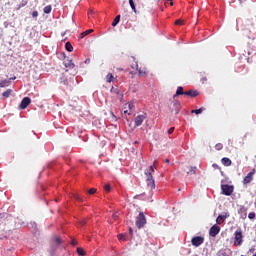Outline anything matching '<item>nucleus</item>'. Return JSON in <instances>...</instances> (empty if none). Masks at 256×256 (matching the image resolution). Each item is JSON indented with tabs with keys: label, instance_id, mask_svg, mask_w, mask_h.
I'll return each instance as SVG.
<instances>
[{
	"label": "nucleus",
	"instance_id": "nucleus-1",
	"mask_svg": "<svg viewBox=\"0 0 256 256\" xmlns=\"http://www.w3.org/2000/svg\"><path fill=\"white\" fill-rule=\"evenodd\" d=\"M156 163L157 160L154 161V164L151 165L149 169L145 170L147 187L151 190L155 188V179H153V172L155 171Z\"/></svg>",
	"mask_w": 256,
	"mask_h": 256
},
{
	"label": "nucleus",
	"instance_id": "nucleus-2",
	"mask_svg": "<svg viewBox=\"0 0 256 256\" xmlns=\"http://www.w3.org/2000/svg\"><path fill=\"white\" fill-rule=\"evenodd\" d=\"M147 224V218H145V214L140 212L139 215L136 217V226L138 229H142Z\"/></svg>",
	"mask_w": 256,
	"mask_h": 256
},
{
	"label": "nucleus",
	"instance_id": "nucleus-3",
	"mask_svg": "<svg viewBox=\"0 0 256 256\" xmlns=\"http://www.w3.org/2000/svg\"><path fill=\"white\" fill-rule=\"evenodd\" d=\"M241 243H243V232H241V230H237L235 232V242H234V245L236 247H239V245H241Z\"/></svg>",
	"mask_w": 256,
	"mask_h": 256
},
{
	"label": "nucleus",
	"instance_id": "nucleus-4",
	"mask_svg": "<svg viewBox=\"0 0 256 256\" xmlns=\"http://www.w3.org/2000/svg\"><path fill=\"white\" fill-rule=\"evenodd\" d=\"M204 241H205V238L201 236H196L192 238L191 243L194 247H200V245H203Z\"/></svg>",
	"mask_w": 256,
	"mask_h": 256
},
{
	"label": "nucleus",
	"instance_id": "nucleus-5",
	"mask_svg": "<svg viewBox=\"0 0 256 256\" xmlns=\"http://www.w3.org/2000/svg\"><path fill=\"white\" fill-rule=\"evenodd\" d=\"M133 109H135V105H133V103L124 104L123 114L124 115H131V112L133 111Z\"/></svg>",
	"mask_w": 256,
	"mask_h": 256
},
{
	"label": "nucleus",
	"instance_id": "nucleus-6",
	"mask_svg": "<svg viewBox=\"0 0 256 256\" xmlns=\"http://www.w3.org/2000/svg\"><path fill=\"white\" fill-rule=\"evenodd\" d=\"M221 189H222V193L224 195H227L228 197L233 193V186L231 185L224 184L221 186Z\"/></svg>",
	"mask_w": 256,
	"mask_h": 256
},
{
	"label": "nucleus",
	"instance_id": "nucleus-7",
	"mask_svg": "<svg viewBox=\"0 0 256 256\" xmlns=\"http://www.w3.org/2000/svg\"><path fill=\"white\" fill-rule=\"evenodd\" d=\"M180 109H181V103L179 101H177V100H174L172 102V106H170V110L172 112L174 111L175 114L177 115L179 113Z\"/></svg>",
	"mask_w": 256,
	"mask_h": 256
},
{
	"label": "nucleus",
	"instance_id": "nucleus-8",
	"mask_svg": "<svg viewBox=\"0 0 256 256\" xmlns=\"http://www.w3.org/2000/svg\"><path fill=\"white\" fill-rule=\"evenodd\" d=\"M219 231H221V227L217 225L212 226L209 232L210 237H217V235H219Z\"/></svg>",
	"mask_w": 256,
	"mask_h": 256
},
{
	"label": "nucleus",
	"instance_id": "nucleus-9",
	"mask_svg": "<svg viewBox=\"0 0 256 256\" xmlns=\"http://www.w3.org/2000/svg\"><path fill=\"white\" fill-rule=\"evenodd\" d=\"M31 104V98L25 97L20 103V109H27V106Z\"/></svg>",
	"mask_w": 256,
	"mask_h": 256
},
{
	"label": "nucleus",
	"instance_id": "nucleus-10",
	"mask_svg": "<svg viewBox=\"0 0 256 256\" xmlns=\"http://www.w3.org/2000/svg\"><path fill=\"white\" fill-rule=\"evenodd\" d=\"M238 213L241 219H247V208H245V206H240Z\"/></svg>",
	"mask_w": 256,
	"mask_h": 256
},
{
	"label": "nucleus",
	"instance_id": "nucleus-11",
	"mask_svg": "<svg viewBox=\"0 0 256 256\" xmlns=\"http://www.w3.org/2000/svg\"><path fill=\"white\" fill-rule=\"evenodd\" d=\"M143 121H145V116H143V115H138V116L135 118V127H140V125L143 124Z\"/></svg>",
	"mask_w": 256,
	"mask_h": 256
},
{
	"label": "nucleus",
	"instance_id": "nucleus-12",
	"mask_svg": "<svg viewBox=\"0 0 256 256\" xmlns=\"http://www.w3.org/2000/svg\"><path fill=\"white\" fill-rule=\"evenodd\" d=\"M64 67H66L67 69H74L75 64L73 63V60L66 59L64 60Z\"/></svg>",
	"mask_w": 256,
	"mask_h": 256
},
{
	"label": "nucleus",
	"instance_id": "nucleus-13",
	"mask_svg": "<svg viewBox=\"0 0 256 256\" xmlns=\"http://www.w3.org/2000/svg\"><path fill=\"white\" fill-rule=\"evenodd\" d=\"M253 175H255V172H250L247 174V176L244 178V185H247V183H251V181H253Z\"/></svg>",
	"mask_w": 256,
	"mask_h": 256
},
{
	"label": "nucleus",
	"instance_id": "nucleus-14",
	"mask_svg": "<svg viewBox=\"0 0 256 256\" xmlns=\"http://www.w3.org/2000/svg\"><path fill=\"white\" fill-rule=\"evenodd\" d=\"M60 243H61V238L59 236L54 237V239L52 241L53 249H57V247H59Z\"/></svg>",
	"mask_w": 256,
	"mask_h": 256
},
{
	"label": "nucleus",
	"instance_id": "nucleus-15",
	"mask_svg": "<svg viewBox=\"0 0 256 256\" xmlns=\"http://www.w3.org/2000/svg\"><path fill=\"white\" fill-rule=\"evenodd\" d=\"M225 219H227V216L225 215H219L216 219V223H218V225H221V223L225 222Z\"/></svg>",
	"mask_w": 256,
	"mask_h": 256
},
{
	"label": "nucleus",
	"instance_id": "nucleus-16",
	"mask_svg": "<svg viewBox=\"0 0 256 256\" xmlns=\"http://www.w3.org/2000/svg\"><path fill=\"white\" fill-rule=\"evenodd\" d=\"M184 95H188L189 97H197V95H199V92L190 90L188 92H184Z\"/></svg>",
	"mask_w": 256,
	"mask_h": 256
},
{
	"label": "nucleus",
	"instance_id": "nucleus-17",
	"mask_svg": "<svg viewBox=\"0 0 256 256\" xmlns=\"http://www.w3.org/2000/svg\"><path fill=\"white\" fill-rule=\"evenodd\" d=\"M119 21H121V15L116 16V18L112 22V27H117V25L119 24Z\"/></svg>",
	"mask_w": 256,
	"mask_h": 256
},
{
	"label": "nucleus",
	"instance_id": "nucleus-18",
	"mask_svg": "<svg viewBox=\"0 0 256 256\" xmlns=\"http://www.w3.org/2000/svg\"><path fill=\"white\" fill-rule=\"evenodd\" d=\"M222 164H224L225 167H230L231 159H229V158H222Z\"/></svg>",
	"mask_w": 256,
	"mask_h": 256
},
{
	"label": "nucleus",
	"instance_id": "nucleus-19",
	"mask_svg": "<svg viewBox=\"0 0 256 256\" xmlns=\"http://www.w3.org/2000/svg\"><path fill=\"white\" fill-rule=\"evenodd\" d=\"M65 48H66V51H68L69 53L73 51V45H71V42H67L65 44Z\"/></svg>",
	"mask_w": 256,
	"mask_h": 256
},
{
	"label": "nucleus",
	"instance_id": "nucleus-20",
	"mask_svg": "<svg viewBox=\"0 0 256 256\" xmlns=\"http://www.w3.org/2000/svg\"><path fill=\"white\" fill-rule=\"evenodd\" d=\"M90 33H93V29H89V30L82 32L81 39H83V37H87V35H90Z\"/></svg>",
	"mask_w": 256,
	"mask_h": 256
},
{
	"label": "nucleus",
	"instance_id": "nucleus-21",
	"mask_svg": "<svg viewBox=\"0 0 256 256\" xmlns=\"http://www.w3.org/2000/svg\"><path fill=\"white\" fill-rule=\"evenodd\" d=\"M0 87H9V80H0Z\"/></svg>",
	"mask_w": 256,
	"mask_h": 256
},
{
	"label": "nucleus",
	"instance_id": "nucleus-22",
	"mask_svg": "<svg viewBox=\"0 0 256 256\" xmlns=\"http://www.w3.org/2000/svg\"><path fill=\"white\" fill-rule=\"evenodd\" d=\"M177 95H185V92H183V87H178L176 91V95L174 97H177Z\"/></svg>",
	"mask_w": 256,
	"mask_h": 256
},
{
	"label": "nucleus",
	"instance_id": "nucleus-23",
	"mask_svg": "<svg viewBox=\"0 0 256 256\" xmlns=\"http://www.w3.org/2000/svg\"><path fill=\"white\" fill-rule=\"evenodd\" d=\"M203 111H205V108L201 107L200 109L192 110L191 113H195V115H201Z\"/></svg>",
	"mask_w": 256,
	"mask_h": 256
},
{
	"label": "nucleus",
	"instance_id": "nucleus-24",
	"mask_svg": "<svg viewBox=\"0 0 256 256\" xmlns=\"http://www.w3.org/2000/svg\"><path fill=\"white\" fill-rule=\"evenodd\" d=\"M129 5L134 13H137V9L135 8V2L133 0H129Z\"/></svg>",
	"mask_w": 256,
	"mask_h": 256
},
{
	"label": "nucleus",
	"instance_id": "nucleus-25",
	"mask_svg": "<svg viewBox=\"0 0 256 256\" xmlns=\"http://www.w3.org/2000/svg\"><path fill=\"white\" fill-rule=\"evenodd\" d=\"M2 95H3V97H5V98L10 97V95H11V90H10V89L6 90L5 92H3Z\"/></svg>",
	"mask_w": 256,
	"mask_h": 256
},
{
	"label": "nucleus",
	"instance_id": "nucleus-26",
	"mask_svg": "<svg viewBox=\"0 0 256 256\" xmlns=\"http://www.w3.org/2000/svg\"><path fill=\"white\" fill-rule=\"evenodd\" d=\"M51 6L50 5H48V6H46V7H44V13H46V14H49V13H51Z\"/></svg>",
	"mask_w": 256,
	"mask_h": 256
},
{
	"label": "nucleus",
	"instance_id": "nucleus-27",
	"mask_svg": "<svg viewBox=\"0 0 256 256\" xmlns=\"http://www.w3.org/2000/svg\"><path fill=\"white\" fill-rule=\"evenodd\" d=\"M106 79H107V82H108V83H111V81H113V74L109 73V74L106 76Z\"/></svg>",
	"mask_w": 256,
	"mask_h": 256
},
{
	"label": "nucleus",
	"instance_id": "nucleus-28",
	"mask_svg": "<svg viewBox=\"0 0 256 256\" xmlns=\"http://www.w3.org/2000/svg\"><path fill=\"white\" fill-rule=\"evenodd\" d=\"M77 253H78V255L84 256L85 255V250H83V248H77Z\"/></svg>",
	"mask_w": 256,
	"mask_h": 256
},
{
	"label": "nucleus",
	"instance_id": "nucleus-29",
	"mask_svg": "<svg viewBox=\"0 0 256 256\" xmlns=\"http://www.w3.org/2000/svg\"><path fill=\"white\" fill-rule=\"evenodd\" d=\"M215 149H216L217 151H221V149H223V144H221V143L216 144V145H215Z\"/></svg>",
	"mask_w": 256,
	"mask_h": 256
},
{
	"label": "nucleus",
	"instance_id": "nucleus-30",
	"mask_svg": "<svg viewBox=\"0 0 256 256\" xmlns=\"http://www.w3.org/2000/svg\"><path fill=\"white\" fill-rule=\"evenodd\" d=\"M118 239L119 241H126L125 234H119Z\"/></svg>",
	"mask_w": 256,
	"mask_h": 256
},
{
	"label": "nucleus",
	"instance_id": "nucleus-31",
	"mask_svg": "<svg viewBox=\"0 0 256 256\" xmlns=\"http://www.w3.org/2000/svg\"><path fill=\"white\" fill-rule=\"evenodd\" d=\"M88 193H89L90 195H95V193H97V189L91 188V189L88 191Z\"/></svg>",
	"mask_w": 256,
	"mask_h": 256
},
{
	"label": "nucleus",
	"instance_id": "nucleus-32",
	"mask_svg": "<svg viewBox=\"0 0 256 256\" xmlns=\"http://www.w3.org/2000/svg\"><path fill=\"white\" fill-rule=\"evenodd\" d=\"M248 219H255V212H250L248 214Z\"/></svg>",
	"mask_w": 256,
	"mask_h": 256
},
{
	"label": "nucleus",
	"instance_id": "nucleus-33",
	"mask_svg": "<svg viewBox=\"0 0 256 256\" xmlns=\"http://www.w3.org/2000/svg\"><path fill=\"white\" fill-rule=\"evenodd\" d=\"M74 198L77 199V201H83V198L77 194H74Z\"/></svg>",
	"mask_w": 256,
	"mask_h": 256
},
{
	"label": "nucleus",
	"instance_id": "nucleus-34",
	"mask_svg": "<svg viewBox=\"0 0 256 256\" xmlns=\"http://www.w3.org/2000/svg\"><path fill=\"white\" fill-rule=\"evenodd\" d=\"M105 191H111V186L109 184H106L104 186Z\"/></svg>",
	"mask_w": 256,
	"mask_h": 256
},
{
	"label": "nucleus",
	"instance_id": "nucleus-35",
	"mask_svg": "<svg viewBox=\"0 0 256 256\" xmlns=\"http://www.w3.org/2000/svg\"><path fill=\"white\" fill-rule=\"evenodd\" d=\"M32 17H39V12L34 11V12L32 13Z\"/></svg>",
	"mask_w": 256,
	"mask_h": 256
},
{
	"label": "nucleus",
	"instance_id": "nucleus-36",
	"mask_svg": "<svg viewBox=\"0 0 256 256\" xmlns=\"http://www.w3.org/2000/svg\"><path fill=\"white\" fill-rule=\"evenodd\" d=\"M175 24L176 25H183V20H176Z\"/></svg>",
	"mask_w": 256,
	"mask_h": 256
},
{
	"label": "nucleus",
	"instance_id": "nucleus-37",
	"mask_svg": "<svg viewBox=\"0 0 256 256\" xmlns=\"http://www.w3.org/2000/svg\"><path fill=\"white\" fill-rule=\"evenodd\" d=\"M77 240H75V239H72V241H71V245H73V247H75V245H77Z\"/></svg>",
	"mask_w": 256,
	"mask_h": 256
},
{
	"label": "nucleus",
	"instance_id": "nucleus-38",
	"mask_svg": "<svg viewBox=\"0 0 256 256\" xmlns=\"http://www.w3.org/2000/svg\"><path fill=\"white\" fill-rule=\"evenodd\" d=\"M197 167H190V171L195 175V171H196Z\"/></svg>",
	"mask_w": 256,
	"mask_h": 256
},
{
	"label": "nucleus",
	"instance_id": "nucleus-39",
	"mask_svg": "<svg viewBox=\"0 0 256 256\" xmlns=\"http://www.w3.org/2000/svg\"><path fill=\"white\" fill-rule=\"evenodd\" d=\"M174 131H175V128L172 127V128H170V129L168 130V134L171 135V133H173Z\"/></svg>",
	"mask_w": 256,
	"mask_h": 256
},
{
	"label": "nucleus",
	"instance_id": "nucleus-40",
	"mask_svg": "<svg viewBox=\"0 0 256 256\" xmlns=\"http://www.w3.org/2000/svg\"><path fill=\"white\" fill-rule=\"evenodd\" d=\"M25 5H27V1H22V3L20 4V7H25Z\"/></svg>",
	"mask_w": 256,
	"mask_h": 256
},
{
	"label": "nucleus",
	"instance_id": "nucleus-41",
	"mask_svg": "<svg viewBox=\"0 0 256 256\" xmlns=\"http://www.w3.org/2000/svg\"><path fill=\"white\" fill-rule=\"evenodd\" d=\"M139 75H145V71L139 70Z\"/></svg>",
	"mask_w": 256,
	"mask_h": 256
},
{
	"label": "nucleus",
	"instance_id": "nucleus-42",
	"mask_svg": "<svg viewBox=\"0 0 256 256\" xmlns=\"http://www.w3.org/2000/svg\"><path fill=\"white\" fill-rule=\"evenodd\" d=\"M85 63H86V64L91 63V59H89V58H88V59H86V60H85Z\"/></svg>",
	"mask_w": 256,
	"mask_h": 256
},
{
	"label": "nucleus",
	"instance_id": "nucleus-43",
	"mask_svg": "<svg viewBox=\"0 0 256 256\" xmlns=\"http://www.w3.org/2000/svg\"><path fill=\"white\" fill-rule=\"evenodd\" d=\"M130 235H133V228H129Z\"/></svg>",
	"mask_w": 256,
	"mask_h": 256
},
{
	"label": "nucleus",
	"instance_id": "nucleus-44",
	"mask_svg": "<svg viewBox=\"0 0 256 256\" xmlns=\"http://www.w3.org/2000/svg\"><path fill=\"white\" fill-rule=\"evenodd\" d=\"M81 225H85L87 222L85 220L80 221Z\"/></svg>",
	"mask_w": 256,
	"mask_h": 256
},
{
	"label": "nucleus",
	"instance_id": "nucleus-45",
	"mask_svg": "<svg viewBox=\"0 0 256 256\" xmlns=\"http://www.w3.org/2000/svg\"><path fill=\"white\" fill-rule=\"evenodd\" d=\"M212 167H214V169H217V164H213Z\"/></svg>",
	"mask_w": 256,
	"mask_h": 256
},
{
	"label": "nucleus",
	"instance_id": "nucleus-46",
	"mask_svg": "<svg viewBox=\"0 0 256 256\" xmlns=\"http://www.w3.org/2000/svg\"><path fill=\"white\" fill-rule=\"evenodd\" d=\"M113 219H117V215H113Z\"/></svg>",
	"mask_w": 256,
	"mask_h": 256
},
{
	"label": "nucleus",
	"instance_id": "nucleus-47",
	"mask_svg": "<svg viewBox=\"0 0 256 256\" xmlns=\"http://www.w3.org/2000/svg\"><path fill=\"white\" fill-rule=\"evenodd\" d=\"M165 163H169V159H166V160H165Z\"/></svg>",
	"mask_w": 256,
	"mask_h": 256
},
{
	"label": "nucleus",
	"instance_id": "nucleus-48",
	"mask_svg": "<svg viewBox=\"0 0 256 256\" xmlns=\"http://www.w3.org/2000/svg\"><path fill=\"white\" fill-rule=\"evenodd\" d=\"M170 5H173V2H170Z\"/></svg>",
	"mask_w": 256,
	"mask_h": 256
},
{
	"label": "nucleus",
	"instance_id": "nucleus-49",
	"mask_svg": "<svg viewBox=\"0 0 256 256\" xmlns=\"http://www.w3.org/2000/svg\"><path fill=\"white\" fill-rule=\"evenodd\" d=\"M253 256H256V253Z\"/></svg>",
	"mask_w": 256,
	"mask_h": 256
},
{
	"label": "nucleus",
	"instance_id": "nucleus-50",
	"mask_svg": "<svg viewBox=\"0 0 256 256\" xmlns=\"http://www.w3.org/2000/svg\"><path fill=\"white\" fill-rule=\"evenodd\" d=\"M240 1H244V0H240Z\"/></svg>",
	"mask_w": 256,
	"mask_h": 256
}]
</instances>
